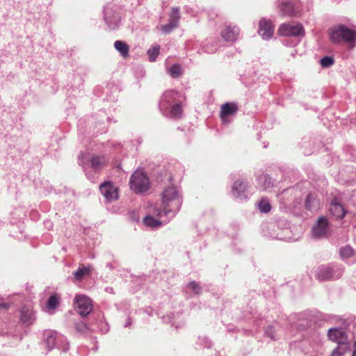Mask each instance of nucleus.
Instances as JSON below:
<instances>
[{"mask_svg": "<svg viewBox=\"0 0 356 356\" xmlns=\"http://www.w3.org/2000/svg\"><path fill=\"white\" fill-rule=\"evenodd\" d=\"M182 204V198L179 191L173 186L164 189L162 193V209H156L154 214L159 218L164 216L173 217L179 210Z\"/></svg>", "mask_w": 356, "mask_h": 356, "instance_id": "obj_1", "label": "nucleus"}, {"mask_svg": "<svg viewBox=\"0 0 356 356\" xmlns=\"http://www.w3.org/2000/svg\"><path fill=\"white\" fill-rule=\"evenodd\" d=\"M330 37L333 42L339 43L343 41L352 45L356 42V29L339 24L330 29Z\"/></svg>", "mask_w": 356, "mask_h": 356, "instance_id": "obj_2", "label": "nucleus"}, {"mask_svg": "<svg viewBox=\"0 0 356 356\" xmlns=\"http://www.w3.org/2000/svg\"><path fill=\"white\" fill-rule=\"evenodd\" d=\"M129 184L131 189L136 193H143L149 187V179L141 170H136L133 173L130 178Z\"/></svg>", "mask_w": 356, "mask_h": 356, "instance_id": "obj_3", "label": "nucleus"}, {"mask_svg": "<svg viewBox=\"0 0 356 356\" xmlns=\"http://www.w3.org/2000/svg\"><path fill=\"white\" fill-rule=\"evenodd\" d=\"M74 302L78 313L82 316H88L92 311V300L85 295H76Z\"/></svg>", "mask_w": 356, "mask_h": 356, "instance_id": "obj_4", "label": "nucleus"}, {"mask_svg": "<svg viewBox=\"0 0 356 356\" xmlns=\"http://www.w3.org/2000/svg\"><path fill=\"white\" fill-rule=\"evenodd\" d=\"M181 98V94L177 91H165L161 98L160 109L163 113H167V111L170 106H171L172 104H175L176 102H180Z\"/></svg>", "mask_w": 356, "mask_h": 356, "instance_id": "obj_5", "label": "nucleus"}, {"mask_svg": "<svg viewBox=\"0 0 356 356\" xmlns=\"http://www.w3.org/2000/svg\"><path fill=\"white\" fill-rule=\"evenodd\" d=\"M278 33L283 36H303L305 31L300 24L293 22L282 24L278 29Z\"/></svg>", "mask_w": 356, "mask_h": 356, "instance_id": "obj_6", "label": "nucleus"}, {"mask_svg": "<svg viewBox=\"0 0 356 356\" xmlns=\"http://www.w3.org/2000/svg\"><path fill=\"white\" fill-rule=\"evenodd\" d=\"M343 270L337 266L320 267L316 273V277L321 281L328 280L332 278H339L341 276Z\"/></svg>", "mask_w": 356, "mask_h": 356, "instance_id": "obj_7", "label": "nucleus"}, {"mask_svg": "<svg viewBox=\"0 0 356 356\" xmlns=\"http://www.w3.org/2000/svg\"><path fill=\"white\" fill-rule=\"evenodd\" d=\"M101 193L107 202H112L118 199V189L111 181H106L99 186Z\"/></svg>", "mask_w": 356, "mask_h": 356, "instance_id": "obj_8", "label": "nucleus"}, {"mask_svg": "<svg viewBox=\"0 0 356 356\" xmlns=\"http://www.w3.org/2000/svg\"><path fill=\"white\" fill-rule=\"evenodd\" d=\"M328 233V221L325 217L318 218L312 229V236L315 238L325 237Z\"/></svg>", "mask_w": 356, "mask_h": 356, "instance_id": "obj_9", "label": "nucleus"}, {"mask_svg": "<svg viewBox=\"0 0 356 356\" xmlns=\"http://www.w3.org/2000/svg\"><path fill=\"white\" fill-rule=\"evenodd\" d=\"M248 184L240 180L234 182L232 193V195L239 199H245L248 197L247 191H248Z\"/></svg>", "mask_w": 356, "mask_h": 356, "instance_id": "obj_10", "label": "nucleus"}, {"mask_svg": "<svg viewBox=\"0 0 356 356\" xmlns=\"http://www.w3.org/2000/svg\"><path fill=\"white\" fill-rule=\"evenodd\" d=\"M259 33L264 40L270 39L273 35V28L270 22L261 19L259 22Z\"/></svg>", "mask_w": 356, "mask_h": 356, "instance_id": "obj_11", "label": "nucleus"}, {"mask_svg": "<svg viewBox=\"0 0 356 356\" xmlns=\"http://www.w3.org/2000/svg\"><path fill=\"white\" fill-rule=\"evenodd\" d=\"M327 335L330 340L339 344L343 345L346 341V332L341 329L330 328L328 330Z\"/></svg>", "mask_w": 356, "mask_h": 356, "instance_id": "obj_12", "label": "nucleus"}, {"mask_svg": "<svg viewBox=\"0 0 356 356\" xmlns=\"http://www.w3.org/2000/svg\"><path fill=\"white\" fill-rule=\"evenodd\" d=\"M20 321L26 325H31L35 321V316L33 309L30 306H24L20 311Z\"/></svg>", "mask_w": 356, "mask_h": 356, "instance_id": "obj_13", "label": "nucleus"}, {"mask_svg": "<svg viewBox=\"0 0 356 356\" xmlns=\"http://www.w3.org/2000/svg\"><path fill=\"white\" fill-rule=\"evenodd\" d=\"M238 110V107L235 104L225 103L222 105L220 111V118L223 124H228L229 120L227 116L234 114Z\"/></svg>", "mask_w": 356, "mask_h": 356, "instance_id": "obj_14", "label": "nucleus"}, {"mask_svg": "<svg viewBox=\"0 0 356 356\" xmlns=\"http://www.w3.org/2000/svg\"><path fill=\"white\" fill-rule=\"evenodd\" d=\"M238 35L239 29L236 26H227L221 31V36L227 42H234Z\"/></svg>", "mask_w": 356, "mask_h": 356, "instance_id": "obj_15", "label": "nucleus"}, {"mask_svg": "<svg viewBox=\"0 0 356 356\" xmlns=\"http://www.w3.org/2000/svg\"><path fill=\"white\" fill-rule=\"evenodd\" d=\"M105 20L110 29H115L119 25L120 17L118 13H112L111 10H106L105 12Z\"/></svg>", "mask_w": 356, "mask_h": 356, "instance_id": "obj_16", "label": "nucleus"}, {"mask_svg": "<svg viewBox=\"0 0 356 356\" xmlns=\"http://www.w3.org/2000/svg\"><path fill=\"white\" fill-rule=\"evenodd\" d=\"M64 337L55 332H49L47 339L46 343L49 348V350L52 349L55 346H60L58 342L63 341Z\"/></svg>", "mask_w": 356, "mask_h": 356, "instance_id": "obj_17", "label": "nucleus"}, {"mask_svg": "<svg viewBox=\"0 0 356 356\" xmlns=\"http://www.w3.org/2000/svg\"><path fill=\"white\" fill-rule=\"evenodd\" d=\"M321 207L318 199L313 194H309L305 200V207L311 211H317Z\"/></svg>", "mask_w": 356, "mask_h": 356, "instance_id": "obj_18", "label": "nucleus"}, {"mask_svg": "<svg viewBox=\"0 0 356 356\" xmlns=\"http://www.w3.org/2000/svg\"><path fill=\"white\" fill-rule=\"evenodd\" d=\"M168 222V218L164 219V220L161 219L160 220H159L154 219L151 216H147L143 219L144 224L145 225H147L148 227H156L161 226L163 224L167 223Z\"/></svg>", "mask_w": 356, "mask_h": 356, "instance_id": "obj_19", "label": "nucleus"}, {"mask_svg": "<svg viewBox=\"0 0 356 356\" xmlns=\"http://www.w3.org/2000/svg\"><path fill=\"white\" fill-rule=\"evenodd\" d=\"M330 211V213L337 218H343L345 215L343 206L338 203L332 202Z\"/></svg>", "mask_w": 356, "mask_h": 356, "instance_id": "obj_20", "label": "nucleus"}, {"mask_svg": "<svg viewBox=\"0 0 356 356\" xmlns=\"http://www.w3.org/2000/svg\"><path fill=\"white\" fill-rule=\"evenodd\" d=\"M167 112L169 113V115L171 118H180L182 113V109L180 102H176L175 104H172L171 106H170Z\"/></svg>", "mask_w": 356, "mask_h": 356, "instance_id": "obj_21", "label": "nucleus"}, {"mask_svg": "<svg viewBox=\"0 0 356 356\" xmlns=\"http://www.w3.org/2000/svg\"><path fill=\"white\" fill-rule=\"evenodd\" d=\"M115 49L120 53L124 58L127 57L129 54V46L121 40H117L114 43Z\"/></svg>", "mask_w": 356, "mask_h": 356, "instance_id": "obj_22", "label": "nucleus"}, {"mask_svg": "<svg viewBox=\"0 0 356 356\" xmlns=\"http://www.w3.org/2000/svg\"><path fill=\"white\" fill-rule=\"evenodd\" d=\"M280 12L282 15H291L293 13V6L290 3H283L280 6Z\"/></svg>", "mask_w": 356, "mask_h": 356, "instance_id": "obj_23", "label": "nucleus"}, {"mask_svg": "<svg viewBox=\"0 0 356 356\" xmlns=\"http://www.w3.org/2000/svg\"><path fill=\"white\" fill-rule=\"evenodd\" d=\"M179 19L180 14L179 8H172L170 14V21L178 26Z\"/></svg>", "mask_w": 356, "mask_h": 356, "instance_id": "obj_24", "label": "nucleus"}, {"mask_svg": "<svg viewBox=\"0 0 356 356\" xmlns=\"http://www.w3.org/2000/svg\"><path fill=\"white\" fill-rule=\"evenodd\" d=\"M90 162L92 167L97 169L106 163V159L104 157L95 156L91 159Z\"/></svg>", "mask_w": 356, "mask_h": 356, "instance_id": "obj_25", "label": "nucleus"}, {"mask_svg": "<svg viewBox=\"0 0 356 356\" xmlns=\"http://www.w3.org/2000/svg\"><path fill=\"white\" fill-rule=\"evenodd\" d=\"M259 209L261 212L268 213L271 209V206L268 200L262 199L258 204Z\"/></svg>", "mask_w": 356, "mask_h": 356, "instance_id": "obj_26", "label": "nucleus"}, {"mask_svg": "<svg viewBox=\"0 0 356 356\" xmlns=\"http://www.w3.org/2000/svg\"><path fill=\"white\" fill-rule=\"evenodd\" d=\"M160 47L159 45H154L151 47L148 51L149 59L151 62L154 61L159 54Z\"/></svg>", "mask_w": 356, "mask_h": 356, "instance_id": "obj_27", "label": "nucleus"}, {"mask_svg": "<svg viewBox=\"0 0 356 356\" xmlns=\"http://www.w3.org/2000/svg\"><path fill=\"white\" fill-rule=\"evenodd\" d=\"M90 271V267L79 268L76 272L74 273V275L76 280H80L83 277L84 275H88Z\"/></svg>", "mask_w": 356, "mask_h": 356, "instance_id": "obj_28", "label": "nucleus"}, {"mask_svg": "<svg viewBox=\"0 0 356 356\" xmlns=\"http://www.w3.org/2000/svg\"><path fill=\"white\" fill-rule=\"evenodd\" d=\"M168 72L172 77H178L181 74V67L179 65L175 64L169 68Z\"/></svg>", "mask_w": 356, "mask_h": 356, "instance_id": "obj_29", "label": "nucleus"}, {"mask_svg": "<svg viewBox=\"0 0 356 356\" xmlns=\"http://www.w3.org/2000/svg\"><path fill=\"white\" fill-rule=\"evenodd\" d=\"M340 254L342 258H349L353 254V250L350 246L343 247L340 250Z\"/></svg>", "mask_w": 356, "mask_h": 356, "instance_id": "obj_30", "label": "nucleus"}, {"mask_svg": "<svg viewBox=\"0 0 356 356\" xmlns=\"http://www.w3.org/2000/svg\"><path fill=\"white\" fill-rule=\"evenodd\" d=\"M320 64L323 67H329L334 64V59L330 56H324L320 60Z\"/></svg>", "mask_w": 356, "mask_h": 356, "instance_id": "obj_31", "label": "nucleus"}, {"mask_svg": "<svg viewBox=\"0 0 356 356\" xmlns=\"http://www.w3.org/2000/svg\"><path fill=\"white\" fill-rule=\"evenodd\" d=\"M178 26L169 20V23L161 26V30L165 33H170L174 29Z\"/></svg>", "mask_w": 356, "mask_h": 356, "instance_id": "obj_32", "label": "nucleus"}, {"mask_svg": "<svg viewBox=\"0 0 356 356\" xmlns=\"http://www.w3.org/2000/svg\"><path fill=\"white\" fill-rule=\"evenodd\" d=\"M58 304V298L56 296H51L47 302V308L49 309H55Z\"/></svg>", "mask_w": 356, "mask_h": 356, "instance_id": "obj_33", "label": "nucleus"}, {"mask_svg": "<svg viewBox=\"0 0 356 356\" xmlns=\"http://www.w3.org/2000/svg\"><path fill=\"white\" fill-rule=\"evenodd\" d=\"M346 346H338L332 353L331 356H342L345 353Z\"/></svg>", "mask_w": 356, "mask_h": 356, "instance_id": "obj_34", "label": "nucleus"}, {"mask_svg": "<svg viewBox=\"0 0 356 356\" xmlns=\"http://www.w3.org/2000/svg\"><path fill=\"white\" fill-rule=\"evenodd\" d=\"M188 287L191 289L195 293H199L200 291V286L195 282H191L189 283Z\"/></svg>", "mask_w": 356, "mask_h": 356, "instance_id": "obj_35", "label": "nucleus"}, {"mask_svg": "<svg viewBox=\"0 0 356 356\" xmlns=\"http://www.w3.org/2000/svg\"><path fill=\"white\" fill-rule=\"evenodd\" d=\"M266 334L268 337H269L270 339H274V337H273V327H269L266 330Z\"/></svg>", "mask_w": 356, "mask_h": 356, "instance_id": "obj_36", "label": "nucleus"}, {"mask_svg": "<svg viewBox=\"0 0 356 356\" xmlns=\"http://www.w3.org/2000/svg\"><path fill=\"white\" fill-rule=\"evenodd\" d=\"M350 200L354 204L356 205V190L352 194Z\"/></svg>", "mask_w": 356, "mask_h": 356, "instance_id": "obj_37", "label": "nucleus"}, {"mask_svg": "<svg viewBox=\"0 0 356 356\" xmlns=\"http://www.w3.org/2000/svg\"><path fill=\"white\" fill-rule=\"evenodd\" d=\"M8 305L6 303H0V309H7Z\"/></svg>", "mask_w": 356, "mask_h": 356, "instance_id": "obj_38", "label": "nucleus"}, {"mask_svg": "<svg viewBox=\"0 0 356 356\" xmlns=\"http://www.w3.org/2000/svg\"><path fill=\"white\" fill-rule=\"evenodd\" d=\"M261 179H264L265 182H268V186L270 184V180H268V178L266 176V175H264L261 177Z\"/></svg>", "mask_w": 356, "mask_h": 356, "instance_id": "obj_39", "label": "nucleus"}, {"mask_svg": "<svg viewBox=\"0 0 356 356\" xmlns=\"http://www.w3.org/2000/svg\"><path fill=\"white\" fill-rule=\"evenodd\" d=\"M130 324H131V322L129 321H128L127 323H126L125 326H128Z\"/></svg>", "mask_w": 356, "mask_h": 356, "instance_id": "obj_40", "label": "nucleus"}, {"mask_svg": "<svg viewBox=\"0 0 356 356\" xmlns=\"http://www.w3.org/2000/svg\"><path fill=\"white\" fill-rule=\"evenodd\" d=\"M352 356H356V349L354 350L353 354Z\"/></svg>", "mask_w": 356, "mask_h": 356, "instance_id": "obj_41", "label": "nucleus"}, {"mask_svg": "<svg viewBox=\"0 0 356 356\" xmlns=\"http://www.w3.org/2000/svg\"><path fill=\"white\" fill-rule=\"evenodd\" d=\"M77 329L78 330H81V328L79 327V325H77Z\"/></svg>", "mask_w": 356, "mask_h": 356, "instance_id": "obj_42", "label": "nucleus"}, {"mask_svg": "<svg viewBox=\"0 0 356 356\" xmlns=\"http://www.w3.org/2000/svg\"><path fill=\"white\" fill-rule=\"evenodd\" d=\"M67 349H68V347L64 348L65 350H66Z\"/></svg>", "mask_w": 356, "mask_h": 356, "instance_id": "obj_43", "label": "nucleus"}]
</instances>
